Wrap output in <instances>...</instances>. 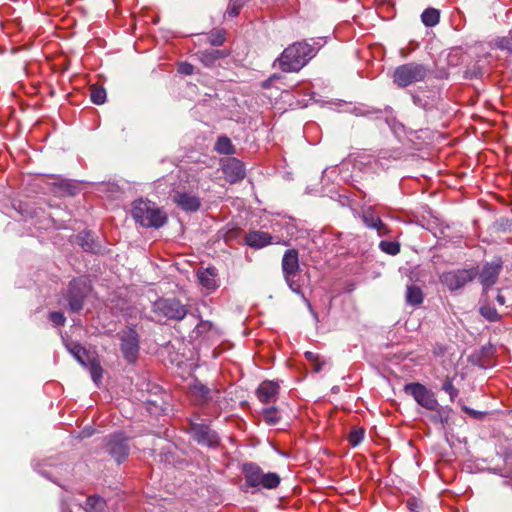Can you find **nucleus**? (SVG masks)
<instances>
[{
	"instance_id": "16",
	"label": "nucleus",
	"mask_w": 512,
	"mask_h": 512,
	"mask_svg": "<svg viewBox=\"0 0 512 512\" xmlns=\"http://www.w3.org/2000/svg\"><path fill=\"white\" fill-rule=\"evenodd\" d=\"M223 173L230 183H236L242 180L246 175L243 163L236 158L227 160L223 166Z\"/></svg>"
},
{
	"instance_id": "18",
	"label": "nucleus",
	"mask_w": 512,
	"mask_h": 512,
	"mask_svg": "<svg viewBox=\"0 0 512 512\" xmlns=\"http://www.w3.org/2000/svg\"><path fill=\"white\" fill-rule=\"evenodd\" d=\"M362 220L368 228L376 229L380 236L385 235L388 232L387 226L382 222L379 216H377L373 209L368 208L362 213Z\"/></svg>"
},
{
	"instance_id": "46",
	"label": "nucleus",
	"mask_w": 512,
	"mask_h": 512,
	"mask_svg": "<svg viewBox=\"0 0 512 512\" xmlns=\"http://www.w3.org/2000/svg\"><path fill=\"white\" fill-rule=\"evenodd\" d=\"M81 246L82 248L85 250V251H93V246L91 243H88V242H81Z\"/></svg>"
},
{
	"instance_id": "28",
	"label": "nucleus",
	"mask_w": 512,
	"mask_h": 512,
	"mask_svg": "<svg viewBox=\"0 0 512 512\" xmlns=\"http://www.w3.org/2000/svg\"><path fill=\"white\" fill-rule=\"evenodd\" d=\"M262 415L266 423L269 425H275L280 420V415L275 407H268L262 410Z\"/></svg>"
},
{
	"instance_id": "42",
	"label": "nucleus",
	"mask_w": 512,
	"mask_h": 512,
	"mask_svg": "<svg viewBox=\"0 0 512 512\" xmlns=\"http://www.w3.org/2000/svg\"><path fill=\"white\" fill-rule=\"evenodd\" d=\"M178 71L183 75H191L194 72V66L190 63L183 62L179 65Z\"/></svg>"
},
{
	"instance_id": "1",
	"label": "nucleus",
	"mask_w": 512,
	"mask_h": 512,
	"mask_svg": "<svg viewBox=\"0 0 512 512\" xmlns=\"http://www.w3.org/2000/svg\"><path fill=\"white\" fill-rule=\"evenodd\" d=\"M308 41H298L287 48L275 60L274 65L278 64L283 72L300 71L316 54L315 45H320L315 39Z\"/></svg>"
},
{
	"instance_id": "7",
	"label": "nucleus",
	"mask_w": 512,
	"mask_h": 512,
	"mask_svg": "<svg viewBox=\"0 0 512 512\" xmlns=\"http://www.w3.org/2000/svg\"><path fill=\"white\" fill-rule=\"evenodd\" d=\"M90 291L91 286L86 278L80 277L73 279L69 284L66 294V300L70 311L77 312L81 310L84 305V300Z\"/></svg>"
},
{
	"instance_id": "49",
	"label": "nucleus",
	"mask_w": 512,
	"mask_h": 512,
	"mask_svg": "<svg viewBox=\"0 0 512 512\" xmlns=\"http://www.w3.org/2000/svg\"><path fill=\"white\" fill-rule=\"evenodd\" d=\"M206 326V323H201L200 325H198L197 329L198 330H201L202 328H204Z\"/></svg>"
},
{
	"instance_id": "44",
	"label": "nucleus",
	"mask_w": 512,
	"mask_h": 512,
	"mask_svg": "<svg viewBox=\"0 0 512 512\" xmlns=\"http://www.w3.org/2000/svg\"><path fill=\"white\" fill-rule=\"evenodd\" d=\"M305 357L311 363H313L315 361H318V359L320 358L319 355H317V354H315L313 352H310V351H307L305 353Z\"/></svg>"
},
{
	"instance_id": "24",
	"label": "nucleus",
	"mask_w": 512,
	"mask_h": 512,
	"mask_svg": "<svg viewBox=\"0 0 512 512\" xmlns=\"http://www.w3.org/2000/svg\"><path fill=\"white\" fill-rule=\"evenodd\" d=\"M69 351L82 366H87L88 361L91 360L86 349L79 344L71 345Z\"/></svg>"
},
{
	"instance_id": "31",
	"label": "nucleus",
	"mask_w": 512,
	"mask_h": 512,
	"mask_svg": "<svg viewBox=\"0 0 512 512\" xmlns=\"http://www.w3.org/2000/svg\"><path fill=\"white\" fill-rule=\"evenodd\" d=\"M91 101L96 105H101L106 100V91L103 87H91Z\"/></svg>"
},
{
	"instance_id": "34",
	"label": "nucleus",
	"mask_w": 512,
	"mask_h": 512,
	"mask_svg": "<svg viewBox=\"0 0 512 512\" xmlns=\"http://www.w3.org/2000/svg\"><path fill=\"white\" fill-rule=\"evenodd\" d=\"M442 390L449 394L451 401H454V399L458 396V389L455 388L453 385V379L450 377H446L444 380Z\"/></svg>"
},
{
	"instance_id": "17",
	"label": "nucleus",
	"mask_w": 512,
	"mask_h": 512,
	"mask_svg": "<svg viewBox=\"0 0 512 512\" xmlns=\"http://www.w3.org/2000/svg\"><path fill=\"white\" fill-rule=\"evenodd\" d=\"M256 394L264 404L274 402L279 394V385L273 381H263L259 385Z\"/></svg>"
},
{
	"instance_id": "47",
	"label": "nucleus",
	"mask_w": 512,
	"mask_h": 512,
	"mask_svg": "<svg viewBox=\"0 0 512 512\" xmlns=\"http://www.w3.org/2000/svg\"><path fill=\"white\" fill-rule=\"evenodd\" d=\"M496 300L497 302L500 304V305H504L505 304V297L501 294H498L497 297H496Z\"/></svg>"
},
{
	"instance_id": "10",
	"label": "nucleus",
	"mask_w": 512,
	"mask_h": 512,
	"mask_svg": "<svg viewBox=\"0 0 512 512\" xmlns=\"http://www.w3.org/2000/svg\"><path fill=\"white\" fill-rule=\"evenodd\" d=\"M188 432L200 445L214 448L220 444L218 434L206 424L189 421Z\"/></svg>"
},
{
	"instance_id": "23",
	"label": "nucleus",
	"mask_w": 512,
	"mask_h": 512,
	"mask_svg": "<svg viewBox=\"0 0 512 512\" xmlns=\"http://www.w3.org/2000/svg\"><path fill=\"white\" fill-rule=\"evenodd\" d=\"M106 508V502L98 496H90L86 500V512H103Z\"/></svg>"
},
{
	"instance_id": "40",
	"label": "nucleus",
	"mask_w": 512,
	"mask_h": 512,
	"mask_svg": "<svg viewBox=\"0 0 512 512\" xmlns=\"http://www.w3.org/2000/svg\"><path fill=\"white\" fill-rule=\"evenodd\" d=\"M378 113H381V110L380 109H364V108H361V107H355L354 108V114L356 116H369V115H372V114H378Z\"/></svg>"
},
{
	"instance_id": "9",
	"label": "nucleus",
	"mask_w": 512,
	"mask_h": 512,
	"mask_svg": "<svg viewBox=\"0 0 512 512\" xmlns=\"http://www.w3.org/2000/svg\"><path fill=\"white\" fill-rule=\"evenodd\" d=\"M404 391L411 395L420 406L428 410L434 411L439 406L435 394L420 383L406 384Z\"/></svg>"
},
{
	"instance_id": "50",
	"label": "nucleus",
	"mask_w": 512,
	"mask_h": 512,
	"mask_svg": "<svg viewBox=\"0 0 512 512\" xmlns=\"http://www.w3.org/2000/svg\"><path fill=\"white\" fill-rule=\"evenodd\" d=\"M147 403H148V404H153V405L155 404L154 402H152V401H150V400H147Z\"/></svg>"
},
{
	"instance_id": "15",
	"label": "nucleus",
	"mask_w": 512,
	"mask_h": 512,
	"mask_svg": "<svg viewBox=\"0 0 512 512\" xmlns=\"http://www.w3.org/2000/svg\"><path fill=\"white\" fill-rule=\"evenodd\" d=\"M174 203L186 212H195L199 210L201 201L198 196L184 191H175L172 195Z\"/></svg>"
},
{
	"instance_id": "43",
	"label": "nucleus",
	"mask_w": 512,
	"mask_h": 512,
	"mask_svg": "<svg viewBox=\"0 0 512 512\" xmlns=\"http://www.w3.org/2000/svg\"><path fill=\"white\" fill-rule=\"evenodd\" d=\"M462 409L464 412H466L467 414L473 416L474 418H477V419H480L482 418L483 414L482 412H478V411H475L467 406H462Z\"/></svg>"
},
{
	"instance_id": "32",
	"label": "nucleus",
	"mask_w": 512,
	"mask_h": 512,
	"mask_svg": "<svg viewBox=\"0 0 512 512\" xmlns=\"http://www.w3.org/2000/svg\"><path fill=\"white\" fill-rule=\"evenodd\" d=\"M379 247L383 252L393 256L400 252V245L398 242L381 241Z\"/></svg>"
},
{
	"instance_id": "33",
	"label": "nucleus",
	"mask_w": 512,
	"mask_h": 512,
	"mask_svg": "<svg viewBox=\"0 0 512 512\" xmlns=\"http://www.w3.org/2000/svg\"><path fill=\"white\" fill-rule=\"evenodd\" d=\"M484 74L483 67L478 63H474L473 65L467 67L465 70V78L467 79H477L481 78Z\"/></svg>"
},
{
	"instance_id": "37",
	"label": "nucleus",
	"mask_w": 512,
	"mask_h": 512,
	"mask_svg": "<svg viewBox=\"0 0 512 512\" xmlns=\"http://www.w3.org/2000/svg\"><path fill=\"white\" fill-rule=\"evenodd\" d=\"M364 438V431L362 429H355L349 433V443L355 447L361 443Z\"/></svg>"
},
{
	"instance_id": "22",
	"label": "nucleus",
	"mask_w": 512,
	"mask_h": 512,
	"mask_svg": "<svg viewBox=\"0 0 512 512\" xmlns=\"http://www.w3.org/2000/svg\"><path fill=\"white\" fill-rule=\"evenodd\" d=\"M406 301L410 305H419L423 302V293L422 290L415 285H410L407 287L406 291Z\"/></svg>"
},
{
	"instance_id": "5",
	"label": "nucleus",
	"mask_w": 512,
	"mask_h": 512,
	"mask_svg": "<svg viewBox=\"0 0 512 512\" xmlns=\"http://www.w3.org/2000/svg\"><path fill=\"white\" fill-rule=\"evenodd\" d=\"M191 403L199 408L219 405L221 390L217 386L209 387L198 379H194L188 387Z\"/></svg>"
},
{
	"instance_id": "11",
	"label": "nucleus",
	"mask_w": 512,
	"mask_h": 512,
	"mask_svg": "<svg viewBox=\"0 0 512 512\" xmlns=\"http://www.w3.org/2000/svg\"><path fill=\"white\" fill-rule=\"evenodd\" d=\"M130 446L128 438L122 432L114 433L106 438L105 451L114 458L118 464L126 459Z\"/></svg>"
},
{
	"instance_id": "36",
	"label": "nucleus",
	"mask_w": 512,
	"mask_h": 512,
	"mask_svg": "<svg viewBox=\"0 0 512 512\" xmlns=\"http://www.w3.org/2000/svg\"><path fill=\"white\" fill-rule=\"evenodd\" d=\"M495 45L497 48L512 54V37L505 36L498 38L495 41Z\"/></svg>"
},
{
	"instance_id": "30",
	"label": "nucleus",
	"mask_w": 512,
	"mask_h": 512,
	"mask_svg": "<svg viewBox=\"0 0 512 512\" xmlns=\"http://www.w3.org/2000/svg\"><path fill=\"white\" fill-rule=\"evenodd\" d=\"M480 314L490 322H497L501 319V315L498 313L495 307L485 305L480 308Z\"/></svg>"
},
{
	"instance_id": "14",
	"label": "nucleus",
	"mask_w": 512,
	"mask_h": 512,
	"mask_svg": "<svg viewBox=\"0 0 512 512\" xmlns=\"http://www.w3.org/2000/svg\"><path fill=\"white\" fill-rule=\"evenodd\" d=\"M503 268V261L496 257L491 262H487L482 270L478 272V278L484 289L491 288L498 280L499 274Z\"/></svg>"
},
{
	"instance_id": "20",
	"label": "nucleus",
	"mask_w": 512,
	"mask_h": 512,
	"mask_svg": "<svg viewBox=\"0 0 512 512\" xmlns=\"http://www.w3.org/2000/svg\"><path fill=\"white\" fill-rule=\"evenodd\" d=\"M200 283L208 290H214L217 288L216 272L215 268H207L204 271L197 273Z\"/></svg>"
},
{
	"instance_id": "27",
	"label": "nucleus",
	"mask_w": 512,
	"mask_h": 512,
	"mask_svg": "<svg viewBox=\"0 0 512 512\" xmlns=\"http://www.w3.org/2000/svg\"><path fill=\"white\" fill-rule=\"evenodd\" d=\"M86 367L89 369V372L91 374V377H92V380L94 381V383L96 385H99V383L101 382L102 373H103L100 363L96 359L93 358L88 361Z\"/></svg>"
},
{
	"instance_id": "25",
	"label": "nucleus",
	"mask_w": 512,
	"mask_h": 512,
	"mask_svg": "<svg viewBox=\"0 0 512 512\" xmlns=\"http://www.w3.org/2000/svg\"><path fill=\"white\" fill-rule=\"evenodd\" d=\"M215 150L220 154L231 155L234 153V146L226 136H220L215 144Z\"/></svg>"
},
{
	"instance_id": "2",
	"label": "nucleus",
	"mask_w": 512,
	"mask_h": 512,
	"mask_svg": "<svg viewBox=\"0 0 512 512\" xmlns=\"http://www.w3.org/2000/svg\"><path fill=\"white\" fill-rule=\"evenodd\" d=\"M245 479V488L259 491L261 489H275L281 482L280 476L275 472H264L256 463L246 462L241 467Z\"/></svg>"
},
{
	"instance_id": "13",
	"label": "nucleus",
	"mask_w": 512,
	"mask_h": 512,
	"mask_svg": "<svg viewBox=\"0 0 512 512\" xmlns=\"http://www.w3.org/2000/svg\"><path fill=\"white\" fill-rule=\"evenodd\" d=\"M120 339L124 358L130 363L134 362L139 352V336L136 330L128 328L122 332Z\"/></svg>"
},
{
	"instance_id": "29",
	"label": "nucleus",
	"mask_w": 512,
	"mask_h": 512,
	"mask_svg": "<svg viewBox=\"0 0 512 512\" xmlns=\"http://www.w3.org/2000/svg\"><path fill=\"white\" fill-rule=\"evenodd\" d=\"M58 188V193L61 195H70L73 196L76 193L77 187L70 183L68 180L61 179L57 183H55Z\"/></svg>"
},
{
	"instance_id": "3",
	"label": "nucleus",
	"mask_w": 512,
	"mask_h": 512,
	"mask_svg": "<svg viewBox=\"0 0 512 512\" xmlns=\"http://www.w3.org/2000/svg\"><path fill=\"white\" fill-rule=\"evenodd\" d=\"M298 255L299 254L296 249H289L284 253L283 258H282V263H281L283 276H284V279H285L287 285L289 286V288L293 292L302 295L303 301L307 305L309 312L311 313V315L313 316L315 321L318 322L319 316H318L317 312L312 307L310 301L301 293V286L296 279V277L298 276V272H299Z\"/></svg>"
},
{
	"instance_id": "8",
	"label": "nucleus",
	"mask_w": 512,
	"mask_h": 512,
	"mask_svg": "<svg viewBox=\"0 0 512 512\" xmlns=\"http://www.w3.org/2000/svg\"><path fill=\"white\" fill-rule=\"evenodd\" d=\"M478 274L476 268L458 269L448 271L440 276V281L450 291H456L463 288L467 283L471 282Z\"/></svg>"
},
{
	"instance_id": "21",
	"label": "nucleus",
	"mask_w": 512,
	"mask_h": 512,
	"mask_svg": "<svg viewBox=\"0 0 512 512\" xmlns=\"http://www.w3.org/2000/svg\"><path fill=\"white\" fill-rule=\"evenodd\" d=\"M421 20L426 27H434L439 23L440 12L435 8H427L421 14Z\"/></svg>"
},
{
	"instance_id": "35",
	"label": "nucleus",
	"mask_w": 512,
	"mask_h": 512,
	"mask_svg": "<svg viewBox=\"0 0 512 512\" xmlns=\"http://www.w3.org/2000/svg\"><path fill=\"white\" fill-rule=\"evenodd\" d=\"M209 42L213 46H220L225 41V32L223 30H214L209 35Z\"/></svg>"
},
{
	"instance_id": "48",
	"label": "nucleus",
	"mask_w": 512,
	"mask_h": 512,
	"mask_svg": "<svg viewBox=\"0 0 512 512\" xmlns=\"http://www.w3.org/2000/svg\"><path fill=\"white\" fill-rule=\"evenodd\" d=\"M407 505H408V507L410 508V510H412V511H416V507H417V505H416V503H414L412 500H409V501L407 502Z\"/></svg>"
},
{
	"instance_id": "12",
	"label": "nucleus",
	"mask_w": 512,
	"mask_h": 512,
	"mask_svg": "<svg viewBox=\"0 0 512 512\" xmlns=\"http://www.w3.org/2000/svg\"><path fill=\"white\" fill-rule=\"evenodd\" d=\"M154 311L159 315L173 320H182L187 309L176 299H159L154 303Z\"/></svg>"
},
{
	"instance_id": "45",
	"label": "nucleus",
	"mask_w": 512,
	"mask_h": 512,
	"mask_svg": "<svg viewBox=\"0 0 512 512\" xmlns=\"http://www.w3.org/2000/svg\"><path fill=\"white\" fill-rule=\"evenodd\" d=\"M312 364H313V370L315 372H319L322 370V365L324 364V361H321L319 358L318 361H315Z\"/></svg>"
},
{
	"instance_id": "6",
	"label": "nucleus",
	"mask_w": 512,
	"mask_h": 512,
	"mask_svg": "<svg viewBox=\"0 0 512 512\" xmlns=\"http://www.w3.org/2000/svg\"><path fill=\"white\" fill-rule=\"evenodd\" d=\"M428 72V67L421 63L410 62L402 64L394 70L393 81L398 87L404 88L423 81Z\"/></svg>"
},
{
	"instance_id": "4",
	"label": "nucleus",
	"mask_w": 512,
	"mask_h": 512,
	"mask_svg": "<svg viewBox=\"0 0 512 512\" xmlns=\"http://www.w3.org/2000/svg\"><path fill=\"white\" fill-rule=\"evenodd\" d=\"M132 216L143 227H162L167 217L150 201L138 200L133 203Z\"/></svg>"
},
{
	"instance_id": "26",
	"label": "nucleus",
	"mask_w": 512,
	"mask_h": 512,
	"mask_svg": "<svg viewBox=\"0 0 512 512\" xmlns=\"http://www.w3.org/2000/svg\"><path fill=\"white\" fill-rule=\"evenodd\" d=\"M226 53L221 50L205 51L201 55V61L206 66H212L218 59L224 58Z\"/></svg>"
},
{
	"instance_id": "19",
	"label": "nucleus",
	"mask_w": 512,
	"mask_h": 512,
	"mask_svg": "<svg viewBox=\"0 0 512 512\" xmlns=\"http://www.w3.org/2000/svg\"><path fill=\"white\" fill-rule=\"evenodd\" d=\"M273 237L263 231H251L246 235V243L248 246L255 248V249H261L269 244L272 243Z\"/></svg>"
},
{
	"instance_id": "38",
	"label": "nucleus",
	"mask_w": 512,
	"mask_h": 512,
	"mask_svg": "<svg viewBox=\"0 0 512 512\" xmlns=\"http://www.w3.org/2000/svg\"><path fill=\"white\" fill-rule=\"evenodd\" d=\"M242 4L238 0H230L227 7V14L231 17H235L240 13Z\"/></svg>"
},
{
	"instance_id": "41",
	"label": "nucleus",
	"mask_w": 512,
	"mask_h": 512,
	"mask_svg": "<svg viewBox=\"0 0 512 512\" xmlns=\"http://www.w3.org/2000/svg\"><path fill=\"white\" fill-rule=\"evenodd\" d=\"M436 410H437V415L433 416V420L439 421L442 424L447 423L448 418H449L448 412H446L443 408H441V409L437 408Z\"/></svg>"
},
{
	"instance_id": "39",
	"label": "nucleus",
	"mask_w": 512,
	"mask_h": 512,
	"mask_svg": "<svg viewBox=\"0 0 512 512\" xmlns=\"http://www.w3.org/2000/svg\"><path fill=\"white\" fill-rule=\"evenodd\" d=\"M49 319L56 325V326H61V325H64L65 321H66V318L65 316L63 315V313L61 312H57V311H54V312H51L49 314Z\"/></svg>"
}]
</instances>
